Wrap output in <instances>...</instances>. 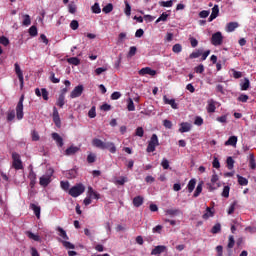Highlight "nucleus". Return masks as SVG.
Wrapping results in <instances>:
<instances>
[{"label": "nucleus", "mask_w": 256, "mask_h": 256, "mask_svg": "<svg viewBox=\"0 0 256 256\" xmlns=\"http://www.w3.org/2000/svg\"><path fill=\"white\" fill-rule=\"evenodd\" d=\"M86 190V187L82 183H78L69 190V195L73 198L81 196Z\"/></svg>", "instance_id": "f257e3e1"}, {"label": "nucleus", "mask_w": 256, "mask_h": 256, "mask_svg": "<svg viewBox=\"0 0 256 256\" xmlns=\"http://www.w3.org/2000/svg\"><path fill=\"white\" fill-rule=\"evenodd\" d=\"M12 167L13 169H15L16 171H20L22 169H24V165L23 162L21 160V155L18 154L17 152H13L12 153Z\"/></svg>", "instance_id": "f03ea898"}, {"label": "nucleus", "mask_w": 256, "mask_h": 256, "mask_svg": "<svg viewBox=\"0 0 256 256\" xmlns=\"http://www.w3.org/2000/svg\"><path fill=\"white\" fill-rule=\"evenodd\" d=\"M24 100L25 96L21 95L16 105V117L18 120H22L24 118Z\"/></svg>", "instance_id": "7ed1b4c3"}, {"label": "nucleus", "mask_w": 256, "mask_h": 256, "mask_svg": "<svg viewBox=\"0 0 256 256\" xmlns=\"http://www.w3.org/2000/svg\"><path fill=\"white\" fill-rule=\"evenodd\" d=\"M159 146V140L156 134H153L150 141L148 142V146L146 151L148 153L155 152L156 147Z\"/></svg>", "instance_id": "20e7f679"}, {"label": "nucleus", "mask_w": 256, "mask_h": 256, "mask_svg": "<svg viewBox=\"0 0 256 256\" xmlns=\"http://www.w3.org/2000/svg\"><path fill=\"white\" fill-rule=\"evenodd\" d=\"M15 74L18 77L19 83H20V89L23 90L24 88V74L23 71L18 63L14 64Z\"/></svg>", "instance_id": "39448f33"}, {"label": "nucleus", "mask_w": 256, "mask_h": 256, "mask_svg": "<svg viewBox=\"0 0 256 256\" xmlns=\"http://www.w3.org/2000/svg\"><path fill=\"white\" fill-rule=\"evenodd\" d=\"M223 35L221 32H216L214 34H212L211 36V44L214 45V46H220L223 44Z\"/></svg>", "instance_id": "423d86ee"}, {"label": "nucleus", "mask_w": 256, "mask_h": 256, "mask_svg": "<svg viewBox=\"0 0 256 256\" xmlns=\"http://www.w3.org/2000/svg\"><path fill=\"white\" fill-rule=\"evenodd\" d=\"M84 91V86L82 84L76 86L70 94V98L75 99L82 96Z\"/></svg>", "instance_id": "0eeeda50"}, {"label": "nucleus", "mask_w": 256, "mask_h": 256, "mask_svg": "<svg viewBox=\"0 0 256 256\" xmlns=\"http://www.w3.org/2000/svg\"><path fill=\"white\" fill-rule=\"evenodd\" d=\"M139 76L145 77L147 75L151 77H155L156 71L153 70L151 67H144L138 71Z\"/></svg>", "instance_id": "6e6552de"}, {"label": "nucleus", "mask_w": 256, "mask_h": 256, "mask_svg": "<svg viewBox=\"0 0 256 256\" xmlns=\"http://www.w3.org/2000/svg\"><path fill=\"white\" fill-rule=\"evenodd\" d=\"M165 215L170 217H175V216L183 215V212L179 208H170L165 210Z\"/></svg>", "instance_id": "1a4fd4ad"}, {"label": "nucleus", "mask_w": 256, "mask_h": 256, "mask_svg": "<svg viewBox=\"0 0 256 256\" xmlns=\"http://www.w3.org/2000/svg\"><path fill=\"white\" fill-rule=\"evenodd\" d=\"M30 209L34 212V215L36 216L37 219L41 218V206L35 203H31Z\"/></svg>", "instance_id": "9d476101"}, {"label": "nucleus", "mask_w": 256, "mask_h": 256, "mask_svg": "<svg viewBox=\"0 0 256 256\" xmlns=\"http://www.w3.org/2000/svg\"><path fill=\"white\" fill-rule=\"evenodd\" d=\"M163 101L166 105H170L172 109H178V103L175 102V99H169L166 95L163 96Z\"/></svg>", "instance_id": "9b49d317"}, {"label": "nucleus", "mask_w": 256, "mask_h": 256, "mask_svg": "<svg viewBox=\"0 0 256 256\" xmlns=\"http://www.w3.org/2000/svg\"><path fill=\"white\" fill-rule=\"evenodd\" d=\"M144 204V197L141 195H138L133 198V206L136 208H140Z\"/></svg>", "instance_id": "f8f14e48"}, {"label": "nucleus", "mask_w": 256, "mask_h": 256, "mask_svg": "<svg viewBox=\"0 0 256 256\" xmlns=\"http://www.w3.org/2000/svg\"><path fill=\"white\" fill-rule=\"evenodd\" d=\"M237 28H239L238 22H230V23H227V25L225 27V31L228 33H231L233 31H235Z\"/></svg>", "instance_id": "ddd939ff"}, {"label": "nucleus", "mask_w": 256, "mask_h": 256, "mask_svg": "<svg viewBox=\"0 0 256 256\" xmlns=\"http://www.w3.org/2000/svg\"><path fill=\"white\" fill-rule=\"evenodd\" d=\"M92 146L104 150L106 142H103L102 140L95 138L94 140H92Z\"/></svg>", "instance_id": "4468645a"}, {"label": "nucleus", "mask_w": 256, "mask_h": 256, "mask_svg": "<svg viewBox=\"0 0 256 256\" xmlns=\"http://www.w3.org/2000/svg\"><path fill=\"white\" fill-rule=\"evenodd\" d=\"M88 197L99 200L100 194L96 192L91 186H88Z\"/></svg>", "instance_id": "2eb2a0df"}, {"label": "nucleus", "mask_w": 256, "mask_h": 256, "mask_svg": "<svg viewBox=\"0 0 256 256\" xmlns=\"http://www.w3.org/2000/svg\"><path fill=\"white\" fill-rule=\"evenodd\" d=\"M104 149H108V151L112 154H115L117 152V147L113 142H105Z\"/></svg>", "instance_id": "dca6fc26"}, {"label": "nucleus", "mask_w": 256, "mask_h": 256, "mask_svg": "<svg viewBox=\"0 0 256 256\" xmlns=\"http://www.w3.org/2000/svg\"><path fill=\"white\" fill-rule=\"evenodd\" d=\"M51 182V176L40 177V186L46 188Z\"/></svg>", "instance_id": "f3484780"}, {"label": "nucleus", "mask_w": 256, "mask_h": 256, "mask_svg": "<svg viewBox=\"0 0 256 256\" xmlns=\"http://www.w3.org/2000/svg\"><path fill=\"white\" fill-rule=\"evenodd\" d=\"M52 138L56 141L59 147H62L64 145L63 139L58 133H52Z\"/></svg>", "instance_id": "a211bd4d"}, {"label": "nucleus", "mask_w": 256, "mask_h": 256, "mask_svg": "<svg viewBox=\"0 0 256 256\" xmlns=\"http://www.w3.org/2000/svg\"><path fill=\"white\" fill-rule=\"evenodd\" d=\"M79 150H80L79 147H77V146H71V147H69L68 149H66L65 155H67V156L74 155V154H76Z\"/></svg>", "instance_id": "6ab92c4d"}, {"label": "nucleus", "mask_w": 256, "mask_h": 256, "mask_svg": "<svg viewBox=\"0 0 256 256\" xmlns=\"http://www.w3.org/2000/svg\"><path fill=\"white\" fill-rule=\"evenodd\" d=\"M238 142L237 136H231L229 139L225 142V146H236Z\"/></svg>", "instance_id": "aec40b11"}, {"label": "nucleus", "mask_w": 256, "mask_h": 256, "mask_svg": "<svg viewBox=\"0 0 256 256\" xmlns=\"http://www.w3.org/2000/svg\"><path fill=\"white\" fill-rule=\"evenodd\" d=\"M206 109H207L208 113H215L216 105H215V101L213 99L208 100V106Z\"/></svg>", "instance_id": "412c9836"}, {"label": "nucleus", "mask_w": 256, "mask_h": 256, "mask_svg": "<svg viewBox=\"0 0 256 256\" xmlns=\"http://www.w3.org/2000/svg\"><path fill=\"white\" fill-rule=\"evenodd\" d=\"M25 235L31 239V240H34L36 242H40L41 241V237L39 235H35L33 232H30V231H26L25 232Z\"/></svg>", "instance_id": "4be33fe9"}, {"label": "nucleus", "mask_w": 256, "mask_h": 256, "mask_svg": "<svg viewBox=\"0 0 256 256\" xmlns=\"http://www.w3.org/2000/svg\"><path fill=\"white\" fill-rule=\"evenodd\" d=\"M165 251H166L165 246H157L152 250L151 255H158V254H161Z\"/></svg>", "instance_id": "5701e85b"}, {"label": "nucleus", "mask_w": 256, "mask_h": 256, "mask_svg": "<svg viewBox=\"0 0 256 256\" xmlns=\"http://www.w3.org/2000/svg\"><path fill=\"white\" fill-rule=\"evenodd\" d=\"M249 167L252 170L256 169V162H255V154L254 153H251L249 155Z\"/></svg>", "instance_id": "b1692460"}, {"label": "nucleus", "mask_w": 256, "mask_h": 256, "mask_svg": "<svg viewBox=\"0 0 256 256\" xmlns=\"http://www.w3.org/2000/svg\"><path fill=\"white\" fill-rule=\"evenodd\" d=\"M238 179V184L240 186H248L249 185V180L241 175H237Z\"/></svg>", "instance_id": "393cba45"}, {"label": "nucleus", "mask_w": 256, "mask_h": 256, "mask_svg": "<svg viewBox=\"0 0 256 256\" xmlns=\"http://www.w3.org/2000/svg\"><path fill=\"white\" fill-rule=\"evenodd\" d=\"M203 185H204L203 181H200V183H198L197 189L195 190V193H194V198H198L200 196V194L203 191Z\"/></svg>", "instance_id": "a878e982"}, {"label": "nucleus", "mask_w": 256, "mask_h": 256, "mask_svg": "<svg viewBox=\"0 0 256 256\" xmlns=\"http://www.w3.org/2000/svg\"><path fill=\"white\" fill-rule=\"evenodd\" d=\"M251 85V82L248 78H244V82L241 83V90L242 91H247L249 90Z\"/></svg>", "instance_id": "bb28decb"}, {"label": "nucleus", "mask_w": 256, "mask_h": 256, "mask_svg": "<svg viewBox=\"0 0 256 256\" xmlns=\"http://www.w3.org/2000/svg\"><path fill=\"white\" fill-rule=\"evenodd\" d=\"M67 61H68V64L73 65V66H79L81 64L80 59L77 57L68 58Z\"/></svg>", "instance_id": "cd10ccee"}, {"label": "nucleus", "mask_w": 256, "mask_h": 256, "mask_svg": "<svg viewBox=\"0 0 256 256\" xmlns=\"http://www.w3.org/2000/svg\"><path fill=\"white\" fill-rule=\"evenodd\" d=\"M214 216V212L211 210L210 207H206V213H204V215H202V219L204 220H208L210 217Z\"/></svg>", "instance_id": "c85d7f7f"}, {"label": "nucleus", "mask_w": 256, "mask_h": 256, "mask_svg": "<svg viewBox=\"0 0 256 256\" xmlns=\"http://www.w3.org/2000/svg\"><path fill=\"white\" fill-rule=\"evenodd\" d=\"M196 183H197V181H196L195 178H193V179H191V180L189 181L188 186H187V188H188V190H189V193H192V192L194 191V189H195V187H196Z\"/></svg>", "instance_id": "c756f323"}, {"label": "nucleus", "mask_w": 256, "mask_h": 256, "mask_svg": "<svg viewBox=\"0 0 256 256\" xmlns=\"http://www.w3.org/2000/svg\"><path fill=\"white\" fill-rule=\"evenodd\" d=\"M190 130H191V125L188 123H182L181 128L179 129L181 133H186V132H189Z\"/></svg>", "instance_id": "7c9ffc66"}, {"label": "nucleus", "mask_w": 256, "mask_h": 256, "mask_svg": "<svg viewBox=\"0 0 256 256\" xmlns=\"http://www.w3.org/2000/svg\"><path fill=\"white\" fill-rule=\"evenodd\" d=\"M221 196L223 198H226V199H228L230 197V186H224L223 187V191L221 193Z\"/></svg>", "instance_id": "2f4dec72"}, {"label": "nucleus", "mask_w": 256, "mask_h": 256, "mask_svg": "<svg viewBox=\"0 0 256 256\" xmlns=\"http://www.w3.org/2000/svg\"><path fill=\"white\" fill-rule=\"evenodd\" d=\"M221 229H222V226L221 224L217 223V224H214V226H212V229H211V233L212 234H218L221 232Z\"/></svg>", "instance_id": "473e14b6"}, {"label": "nucleus", "mask_w": 256, "mask_h": 256, "mask_svg": "<svg viewBox=\"0 0 256 256\" xmlns=\"http://www.w3.org/2000/svg\"><path fill=\"white\" fill-rule=\"evenodd\" d=\"M127 110L128 111H135L136 110V106H135L134 100L132 98L128 99Z\"/></svg>", "instance_id": "72a5a7b5"}, {"label": "nucleus", "mask_w": 256, "mask_h": 256, "mask_svg": "<svg viewBox=\"0 0 256 256\" xmlns=\"http://www.w3.org/2000/svg\"><path fill=\"white\" fill-rule=\"evenodd\" d=\"M236 206H237V201H233V202L230 204V206H229V208H228V210H227L228 215L234 214L235 209H236Z\"/></svg>", "instance_id": "f704fd0d"}, {"label": "nucleus", "mask_w": 256, "mask_h": 256, "mask_svg": "<svg viewBox=\"0 0 256 256\" xmlns=\"http://www.w3.org/2000/svg\"><path fill=\"white\" fill-rule=\"evenodd\" d=\"M113 9H114L113 4H106V6L102 8V12H104L105 14H109L113 11Z\"/></svg>", "instance_id": "c9c22d12"}, {"label": "nucleus", "mask_w": 256, "mask_h": 256, "mask_svg": "<svg viewBox=\"0 0 256 256\" xmlns=\"http://www.w3.org/2000/svg\"><path fill=\"white\" fill-rule=\"evenodd\" d=\"M49 75H50V76H49V80H50L51 83H53V84H58V83L60 82V78H56L54 72L51 71V72L49 73Z\"/></svg>", "instance_id": "e433bc0d"}, {"label": "nucleus", "mask_w": 256, "mask_h": 256, "mask_svg": "<svg viewBox=\"0 0 256 256\" xmlns=\"http://www.w3.org/2000/svg\"><path fill=\"white\" fill-rule=\"evenodd\" d=\"M234 163H235V161H234V159H233L232 157H228V158L226 159L227 168H228L229 170L234 169Z\"/></svg>", "instance_id": "4c0bfd02"}, {"label": "nucleus", "mask_w": 256, "mask_h": 256, "mask_svg": "<svg viewBox=\"0 0 256 256\" xmlns=\"http://www.w3.org/2000/svg\"><path fill=\"white\" fill-rule=\"evenodd\" d=\"M131 12H132V7L131 5L129 4V2L125 1V15L130 17L131 16Z\"/></svg>", "instance_id": "58836bf2"}, {"label": "nucleus", "mask_w": 256, "mask_h": 256, "mask_svg": "<svg viewBox=\"0 0 256 256\" xmlns=\"http://www.w3.org/2000/svg\"><path fill=\"white\" fill-rule=\"evenodd\" d=\"M92 13H94V14L101 13L100 4L98 2H95L94 5L92 6Z\"/></svg>", "instance_id": "ea45409f"}, {"label": "nucleus", "mask_w": 256, "mask_h": 256, "mask_svg": "<svg viewBox=\"0 0 256 256\" xmlns=\"http://www.w3.org/2000/svg\"><path fill=\"white\" fill-rule=\"evenodd\" d=\"M64 104H65V96L64 94H60L57 100V106H59L60 108H63Z\"/></svg>", "instance_id": "a19ab883"}, {"label": "nucleus", "mask_w": 256, "mask_h": 256, "mask_svg": "<svg viewBox=\"0 0 256 256\" xmlns=\"http://www.w3.org/2000/svg\"><path fill=\"white\" fill-rule=\"evenodd\" d=\"M137 47L136 46H131L129 48V52L127 54V57H135L136 53H137Z\"/></svg>", "instance_id": "79ce46f5"}, {"label": "nucleus", "mask_w": 256, "mask_h": 256, "mask_svg": "<svg viewBox=\"0 0 256 256\" xmlns=\"http://www.w3.org/2000/svg\"><path fill=\"white\" fill-rule=\"evenodd\" d=\"M16 114H15V110H10L9 112H7V121L11 122L15 119Z\"/></svg>", "instance_id": "37998d69"}, {"label": "nucleus", "mask_w": 256, "mask_h": 256, "mask_svg": "<svg viewBox=\"0 0 256 256\" xmlns=\"http://www.w3.org/2000/svg\"><path fill=\"white\" fill-rule=\"evenodd\" d=\"M203 51L202 50H197L193 53L190 54V59H198V57H201Z\"/></svg>", "instance_id": "c03bdc74"}, {"label": "nucleus", "mask_w": 256, "mask_h": 256, "mask_svg": "<svg viewBox=\"0 0 256 256\" xmlns=\"http://www.w3.org/2000/svg\"><path fill=\"white\" fill-rule=\"evenodd\" d=\"M235 246V238L234 236H229L227 248L232 249Z\"/></svg>", "instance_id": "a18cd8bd"}, {"label": "nucleus", "mask_w": 256, "mask_h": 256, "mask_svg": "<svg viewBox=\"0 0 256 256\" xmlns=\"http://www.w3.org/2000/svg\"><path fill=\"white\" fill-rule=\"evenodd\" d=\"M23 18H24L23 25L30 26L32 23L30 15H24Z\"/></svg>", "instance_id": "49530a36"}, {"label": "nucleus", "mask_w": 256, "mask_h": 256, "mask_svg": "<svg viewBox=\"0 0 256 256\" xmlns=\"http://www.w3.org/2000/svg\"><path fill=\"white\" fill-rule=\"evenodd\" d=\"M145 130L143 127H138L135 131V136L144 137Z\"/></svg>", "instance_id": "de8ad7c7"}, {"label": "nucleus", "mask_w": 256, "mask_h": 256, "mask_svg": "<svg viewBox=\"0 0 256 256\" xmlns=\"http://www.w3.org/2000/svg\"><path fill=\"white\" fill-rule=\"evenodd\" d=\"M249 100V95L247 94H241L239 97H238V101L239 102H242V103H247Z\"/></svg>", "instance_id": "09e8293b"}, {"label": "nucleus", "mask_w": 256, "mask_h": 256, "mask_svg": "<svg viewBox=\"0 0 256 256\" xmlns=\"http://www.w3.org/2000/svg\"><path fill=\"white\" fill-rule=\"evenodd\" d=\"M76 175H77V171L72 169V170H69L68 173H67V178L68 179H75L76 178Z\"/></svg>", "instance_id": "8fccbe9b"}, {"label": "nucleus", "mask_w": 256, "mask_h": 256, "mask_svg": "<svg viewBox=\"0 0 256 256\" xmlns=\"http://www.w3.org/2000/svg\"><path fill=\"white\" fill-rule=\"evenodd\" d=\"M68 9H69V13L75 14L77 11L76 4H74V2H71V4H69L68 6Z\"/></svg>", "instance_id": "3c124183"}, {"label": "nucleus", "mask_w": 256, "mask_h": 256, "mask_svg": "<svg viewBox=\"0 0 256 256\" xmlns=\"http://www.w3.org/2000/svg\"><path fill=\"white\" fill-rule=\"evenodd\" d=\"M173 53H181L182 51V45L181 44H175L172 48Z\"/></svg>", "instance_id": "603ef678"}, {"label": "nucleus", "mask_w": 256, "mask_h": 256, "mask_svg": "<svg viewBox=\"0 0 256 256\" xmlns=\"http://www.w3.org/2000/svg\"><path fill=\"white\" fill-rule=\"evenodd\" d=\"M57 231L59 232L60 237H62L65 240L69 239L66 232L62 228H60V226L58 227Z\"/></svg>", "instance_id": "864d4df0"}, {"label": "nucleus", "mask_w": 256, "mask_h": 256, "mask_svg": "<svg viewBox=\"0 0 256 256\" xmlns=\"http://www.w3.org/2000/svg\"><path fill=\"white\" fill-rule=\"evenodd\" d=\"M0 44L4 46H8L10 44V40L7 37L1 36L0 37Z\"/></svg>", "instance_id": "5fc2aeb1"}, {"label": "nucleus", "mask_w": 256, "mask_h": 256, "mask_svg": "<svg viewBox=\"0 0 256 256\" xmlns=\"http://www.w3.org/2000/svg\"><path fill=\"white\" fill-rule=\"evenodd\" d=\"M162 7L170 8L173 6V0H167V2H160Z\"/></svg>", "instance_id": "6e6d98bb"}, {"label": "nucleus", "mask_w": 256, "mask_h": 256, "mask_svg": "<svg viewBox=\"0 0 256 256\" xmlns=\"http://www.w3.org/2000/svg\"><path fill=\"white\" fill-rule=\"evenodd\" d=\"M168 14L167 13H163L157 20H156V24L157 23H159V22H161V21H163V22H165L166 20H167V18H168Z\"/></svg>", "instance_id": "4d7b16f0"}, {"label": "nucleus", "mask_w": 256, "mask_h": 256, "mask_svg": "<svg viewBox=\"0 0 256 256\" xmlns=\"http://www.w3.org/2000/svg\"><path fill=\"white\" fill-rule=\"evenodd\" d=\"M29 34H30V36H32V37L37 36V27H36V26L30 27V28H29Z\"/></svg>", "instance_id": "13d9d810"}, {"label": "nucleus", "mask_w": 256, "mask_h": 256, "mask_svg": "<svg viewBox=\"0 0 256 256\" xmlns=\"http://www.w3.org/2000/svg\"><path fill=\"white\" fill-rule=\"evenodd\" d=\"M61 188L64 190V191H68L69 188H70V184L68 181H61Z\"/></svg>", "instance_id": "bf43d9fd"}, {"label": "nucleus", "mask_w": 256, "mask_h": 256, "mask_svg": "<svg viewBox=\"0 0 256 256\" xmlns=\"http://www.w3.org/2000/svg\"><path fill=\"white\" fill-rule=\"evenodd\" d=\"M87 161L88 163H94L96 161V155L93 153L88 154Z\"/></svg>", "instance_id": "052dcab7"}, {"label": "nucleus", "mask_w": 256, "mask_h": 256, "mask_svg": "<svg viewBox=\"0 0 256 256\" xmlns=\"http://www.w3.org/2000/svg\"><path fill=\"white\" fill-rule=\"evenodd\" d=\"M70 27H71L72 30H77L79 28V22L77 20H73L70 23Z\"/></svg>", "instance_id": "680f3d73"}, {"label": "nucleus", "mask_w": 256, "mask_h": 256, "mask_svg": "<svg viewBox=\"0 0 256 256\" xmlns=\"http://www.w3.org/2000/svg\"><path fill=\"white\" fill-rule=\"evenodd\" d=\"M41 95H42V97H43V99L45 100V101H48V99H49V97H48V91H47V89L46 88H42L41 89Z\"/></svg>", "instance_id": "e2e57ef3"}, {"label": "nucleus", "mask_w": 256, "mask_h": 256, "mask_svg": "<svg viewBox=\"0 0 256 256\" xmlns=\"http://www.w3.org/2000/svg\"><path fill=\"white\" fill-rule=\"evenodd\" d=\"M161 167H163V169H169V161L166 158H163Z\"/></svg>", "instance_id": "0e129e2a"}, {"label": "nucleus", "mask_w": 256, "mask_h": 256, "mask_svg": "<svg viewBox=\"0 0 256 256\" xmlns=\"http://www.w3.org/2000/svg\"><path fill=\"white\" fill-rule=\"evenodd\" d=\"M53 122L55 123L56 127H58V128L61 127L60 116L53 117Z\"/></svg>", "instance_id": "69168bd1"}, {"label": "nucleus", "mask_w": 256, "mask_h": 256, "mask_svg": "<svg viewBox=\"0 0 256 256\" xmlns=\"http://www.w3.org/2000/svg\"><path fill=\"white\" fill-rule=\"evenodd\" d=\"M63 246L67 249H74L75 246L73 244H71L70 242H67V241H63Z\"/></svg>", "instance_id": "338daca9"}, {"label": "nucleus", "mask_w": 256, "mask_h": 256, "mask_svg": "<svg viewBox=\"0 0 256 256\" xmlns=\"http://www.w3.org/2000/svg\"><path fill=\"white\" fill-rule=\"evenodd\" d=\"M31 136H32V141H39L40 139L39 133H37V131H33Z\"/></svg>", "instance_id": "774afa93"}]
</instances>
